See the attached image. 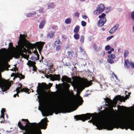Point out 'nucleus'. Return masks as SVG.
I'll return each instance as SVG.
<instances>
[{
    "label": "nucleus",
    "instance_id": "obj_1",
    "mask_svg": "<svg viewBox=\"0 0 134 134\" xmlns=\"http://www.w3.org/2000/svg\"><path fill=\"white\" fill-rule=\"evenodd\" d=\"M26 35L20 34L19 39L17 41V45L15 47L13 46L12 43H9L8 50L4 49H1L0 50H30L34 48V50H42L45 43L39 42H37L34 44H32L29 42L25 38Z\"/></svg>",
    "mask_w": 134,
    "mask_h": 134
},
{
    "label": "nucleus",
    "instance_id": "obj_2",
    "mask_svg": "<svg viewBox=\"0 0 134 134\" xmlns=\"http://www.w3.org/2000/svg\"><path fill=\"white\" fill-rule=\"evenodd\" d=\"M23 122L19 121L18 125L21 130H25L23 134H37L41 132V129H45L47 128V123L45 121L36 123H30L27 119H22Z\"/></svg>",
    "mask_w": 134,
    "mask_h": 134
},
{
    "label": "nucleus",
    "instance_id": "obj_3",
    "mask_svg": "<svg viewBox=\"0 0 134 134\" xmlns=\"http://www.w3.org/2000/svg\"><path fill=\"white\" fill-rule=\"evenodd\" d=\"M5 51L2 55V58L3 61L7 62L12 59L13 57L16 59L20 58H24L28 60L29 55L24 54L23 53L27 54V52L29 54L31 53V51Z\"/></svg>",
    "mask_w": 134,
    "mask_h": 134
},
{
    "label": "nucleus",
    "instance_id": "obj_4",
    "mask_svg": "<svg viewBox=\"0 0 134 134\" xmlns=\"http://www.w3.org/2000/svg\"><path fill=\"white\" fill-rule=\"evenodd\" d=\"M59 104L61 106L58 109H54L50 106H48L46 107L44 111V116H48L49 115H52L54 113L56 114L59 113H65L69 107L72 106L74 105V103H72L69 105H67L65 104L63 101L61 100Z\"/></svg>",
    "mask_w": 134,
    "mask_h": 134
},
{
    "label": "nucleus",
    "instance_id": "obj_5",
    "mask_svg": "<svg viewBox=\"0 0 134 134\" xmlns=\"http://www.w3.org/2000/svg\"><path fill=\"white\" fill-rule=\"evenodd\" d=\"M50 84V86L49 87V86L45 83H42L41 84L38 83V85L37 87V89L36 91L39 95L37 96L38 99L39 98V97H43L45 94L46 93V90L52 86V84L51 83Z\"/></svg>",
    "mask_w": 134,
    "mask_h": 134
},
{
    "label": "nucleus",
    "instance_id": "obj_6",
    "mask_svg": "<svg viewBox=\"0 0 134 134\" xmlns=\"http://www.w3.org/2000/svg\"><path fill=\"white\" fill-rule=\"evenodd\" d=\"M11 85V84L10 81L3 79L1 74H0V88L2 89V91L5 92L9 89Z\"/></svg>",
    "mask_w": 134,
    "mask_h": 134
},
{
    "label": "nucleus",
    "instance_id": "obj_7",
    "mask_svg": "<svg viewBox=\"0 0 134 134\" xmlns=\"http://www.w3.org/2000/svg\"><path fill=\"white\" fill-rule=\"evenodd\" d=\"M104 8L105 7L104 4H99L97 6L96 10L94 11V14L98 15L104 11Z\"/></svg>",
    "mask_w": 134,
    "mask_h": 134
},
{
    "label": "nucleus",
    "instance_id": "obj_8",
    "mask_svg": "<svg viewBox=\"0 0 134 134\" xmlns=\"http://www.w3.org/2000/svg\"><path fill=\"white\" fill-rule=\"evenodd\" d=\"M124 65L127 68H130V67L134 68V63L132 62H129L127 60L125 61Z\"/></svg>",
    "mask_w": 134,
    "mask_h": 134
},
{
    "label": "nucleus",
    "instance_id": "obj_9",
    "mask_svg": "<svg viewBox=\"0 0 134 134\" xmlns=\"http://www.w3.org/2000/svg\"><path fill=\"white\" fill-rule=\"evenodd\" d=\"M34 55H32L31 57V59L32 60L36 61L39 60V55L37 51H34Z\"/></svg>",
    "mask_w": 134,
    "mask_h": 134
},
{
    "label": "nucleus",
    "instance_id": "obj_10",
    "mask_svg": "<svg viewBox=\"0 0 134 134\" xmlns=\"http://www.w3.org/2000/svg\"><path fill=\"white\" fill-rule=\"evenodd\" d=\"M50 79L52 81H54V80L59 81L60 80V75L59 74H51L50 75Z\"/></svg>",
    "mask_w": 134,
    "mask_h": 134
},
{
    "label": "nucleus",
    "instance_id": "obj_11",
    "mask_svg": "<svg viewBox=\"0 0 134 134\" xmlns=\"http://www.w3.org/2000/svg\"><path fill=\"white\" fill-rule=\"evenodd\" d=\"M119 25L118 24H116L111 28L109 31V33L112 34L115 32L118 29Z\"/></svg>",
    "mask_w": 134,
    "mask_h": 134
},
{
    "label": "nucleus",
    "instance_id": "obj_12",
    "mask_svg": "<svg viewBox=\"0 0 134 134\" xmlns=\"http://www.w3.org/2000/svg\"><path fill=\"white\" fill-rule=\"evenodd\" d=\"M106 22V18H104L103 19H100L98 21V26L100 27L102 26Z\"/></svg>",
    "mask_w": 134,
    "mask_h": 134
},
{
    "label": "nucleus",
    "instance_id": "obj_13",
    "mask_svg": "<svg viewBox=\"0 0 134 134\" xmlns=\"http://www.w3.org/2000/svg\"><path fill=\"white\" fill-rule=\"evenodd\" d=\"M61 80L63 82L65 81L66 82L70 83L71 82V80L70 78H68L67 76L64 75L62 76Z\"/></svg>",
    "mask_w": 134,
    "mask_h": 134
},
{
    "label": "nucleus",
    "instance_id": "obj_14",
    "mask_svg": "<svg viewBox=\"0 0 134 134\" xmlns=\"http://www.w3.org/2000/svg\"><path fill=\"white\" fill-rule=\"evenodd\" d=\"M10 66V65H9L8 63H7L6 65L2 64H0V70H4L5 67L7 69V70H8V68Z\"/></svg>",
    "mask_w": 134,
    "mask_h": 134
},
{
    "label": "nucleus",
    "instance_id": "obj_15",
    "mask_svg": "<svg viewBox=\"0 0 134 134\" xmlns=\"http://www.w3.org/2000/svg\"><path fill=\"white\" fill-rule=\"evenodd\" d=\"M15 75L14 76L15 78H19L20 79V80L22 79H24L25 78V76L21 74H20L19 73L17 72L15 73Z\"/></svg>",
    "mask_w": 134,
    "mask_h": 134
},
{
    "label": "nucleus",
    "instance_id": "obj_16",
    "mask_svg": "<svg viewBox=\"0 0 134 134\" xmlns=\"http://www.w3.org/2000/svg\"><path fill=\"white\" fill-rule=\"evenodd\" d=\"M46 21L45 20H42L40 23L39 25V28L40 29H42L44 26V25L46 23Z\"/></svg>",
    "mask_w": 134,
    "mask_h": 134
},
{
    "label": "nucleus",
    "instance_id": "obj_17",
    "mask_svg": "<svg viewBox=\"0 0 134 134\" xmlns=\"http://www.w3.org/2000/svg\"><path fill=\"white\" fill-rule=\"evenodd\" d=\"M68 54L69 57L71 58L74 57V55H75L73 51H68Z\"/></svg>",
    "mask_w": 134,
    "mask_h": 134
},
{
    "label": "nucleus",
    "instance_id": "obj_18",
    "mask_svg": "<svg viewBox=\"0 0 134 134\" xmlns=\"http://www.w3.org/2000/svg\"><path fill=\"white\" fill-rule=\"evenodd\" d=\"M5 108H2V110H1V115L0 116V118H2L3 119V120H4V113L5 112Z\"/></svg>",
    "mask_w": 134,
    "mask_h": 134
},
{
    "label": "nucleus",
    "instance_id": "obj_19",
    "mask_svg": "<svg viewBox=\"0 0 134 134\" xmlns=\"http://www.w3.org/2000/svg\"><path fill=\"white\" fill-rule=\"evenodd\" d=\"M79 98H77L76 99V101L79 103H80V104L81 105L82 104L83 100H82V98L81 97V96H79Z\"/></svg>",
    "mask_w": 134,
    "mask_h": 134
},
{
    "label": "nucleus",
    "instance_id": "obj_20",
    "mask_svg": "<svg viewBox=\"0 0 134 134\" xmlns=\"http://www.w3.org/2000/svg\"><path fill=\"white\" fill-rule=\"evenodd\" d=\"M121 99L122 97L120 95H118L115 97L114 99V100H115V101L116 102L118 100H120L121 101Z\"/></svg>",
    "mask_w": 134,
    "mask_h": 134
},
{
    "label": "nucleus",
    "instance_id": "obj_21",
    "mask_svg": "<svg viewBox=\"0 0 134 134\" xmlns=\"http://www.w3.org/2000/svg\"><path fill=\"white\" fill-rule=\"evenodd\" d=\"M35 63V62L32 61H29L27 63V65L29 66V67L32 66Z\"/></svg>",
    "mask_w": 134,
    "mask_h": 134
},
{
    "label": "nucleus",
    "instance_id": "obj_22",
    "mask_svg": "<svg viewBox=\"0 0 134 134\" xmlns=\"http://www.w3.org/2000/svg\"><path fill=\"white\" fill-rule=\"evenodd\" d=\"M71 19L70 18H68L65 19V23L67 24H69L71 23Z\"/></svg>",
    "mask_w": 134,
    "mask_h": 134
},
{
    "label": "nucleus",
    "instance_id": "obj_23",
    "mask_svg": "<svg viewBox=\"0 0 134 134\" xmlns=\"http://www.w3.org/2000/svg\"><path fill=\"white\" fill-rule=\"evenodd\" d=\"M80 29V26L79 25H77L75 27L74 32L75 33H77Z\"/></svg>",
    "mask_w": 134,
    "mask_h": 134
},
{
    "label": "nucleus",
    "instance_id": "obj_24",
    "mask_svg": "<svg viewBox=\"0 0 134 134\" xmlns=\"http://www.w3.org/2000/svg\"><path fill=\"white\" fill-rule=\"evenodd\" d=\"M36 14V12H33L32 13H28L26 14V16L27 17H29L32 16H33L35 15Z\"/></svg>",
    "mask_w": 134,
    "mask_h": 134
},
{
    "label": "nucleus",
    "instance_id": "obj_25",
    "mask_svg": "<svg viewBox=\"0 0 134 134\" xmlns=\"http://www.w3.org/2000/svg\"><path fill=\"white\" fill-rule=\"evenodd\" d=\"M74 37L76 40H78L80 37V35L78 33H75L74 35Z\"/></svg>",
    "mask_w": 134,
    "mask_h": 134
},
{
    "label": "nucleus",
    "instance_id": "obj_26",
    "mask_svg": "<svg viewBox=\"0 0 134 134\" xmlns=\"http://www.w3.org/2000/svg\"><path fill=\"white\" fill-rule=\"evenodd\" d=\"M54 7V3L53 2L50 3L48 4V8L49 9L53 8Z\"/></svg>",
    "mask_w": 134,
    "mask_h": 134
},
{
    "label": "nucleus",
    "instance_id": "obj_27",
    "mask_svg": "<svg viewBox=\"0 0 134 134\" xmlns=\"http://www.w3.org/2000/svg\"><path fill=\"white\" fill-rule=\"evenodd\" d=\"M20 91H21V92H25L27 93L29 91V90L28 89L26 88H21Z\"/></svg>",
    "mask_w": 134,
    "mask_h": 134
},
{
    "label": "nucleus",
    "instance_id": "obj_28",
    "mask_svg": "<svg viewBox=\"0 0 134 134\" xmlns=\"http://www.w3.org/2000/svg\"><path fill=\"white\" fill-rule=\"evenodd\" d=\"M18 87L17 88L16 91H20L21 88H22V85L21 83H19L18 84Z\"/></svg>",
    "mask_w": 134,
    "mask_h": 134
},
{
    "label": "nucleus",
    "instance_id": "obj_29",
    "mask_svg": "<svg viewBox=\"0 0 134 134\" xmlns=\"http://www.w3.org/2000/svg\"><path fill=\"white\" fill-rule=\"evenodd\" d=\"M106 14L104 13H102L101 15H100L98 17L100 19H103L104 18H106L105 16Z\"/></svg>",
    "mask_w": 134,
    "mask_h": 134
},
{
    "label": "nucleus",
    "instance_id": "obj_30",
    "mask_svg": "<svg viewBox=\"0 0 134 134\" xmlns=\"http://www.w3.org/2000/svg\"><path fill=\"white\" fill-rule=\"evenodd\" d=\"M108 57L109 58L111 59H114L115 57V55L114 54H111L109 55L108 56Z\"/></svg>",
    "mask_w": 134,
    "mask_h": 134
},
{
    "label": "nucleus",
    "instance_id": "obj_31",
    "mask_svg": "<svg viewBox=\"0 0 134 134\" xmlns=\"http://www.w3.org/2000/svg\"><path fill=\"white\" fill-rule=\"evenodd\" d=\"M54 32H52L49 33L48 35V37H49L50 38H51L54 35Z\"/></svg>",
    "mask_w": 134,
    "mask_h": 134
},
{
    "label": "nucleus",
    "instance_id": "obj_32",
    "mask_svg": "<svg viewBox=\"0 0 134 134\" xmlns=\"http://www.w3.org/2000/svg\"><path fill=\"white\" fill-rule=\"evenodd\" d=\"M84 37L83 35L81 36L80 39V41L81 43H83L84 41Z\"/></svg>",
    "mask_w": 134,
    "mask_h": 134
},
{
    "label": "nucleus",
    "instance_id": "obj_33",
    "mask_svg": "<svg viewBox=\"0 0 134 134\" xmlns=\"http://www.w3.org/2000/svg\"><path fill=\"white\" fill-rule=\"evenodd\" d=\"M52 29L54 30H57L58 29V26L56 25H52L51 26Z\"/></svg>",
    "mask_w": 134,
    "mask_h": 134
},
{
    "label": "nucleus",
    "instance_id": "obj_34",
    "mask_svg": "<svg viewBox=\"0 0 134 134\" xmlns=\"http://www.w3.org/2000/svg\"><path fill=\"white\" fill-rule=\"evenodd\" d=\"M129 54V51H125L124 53V57L125 58Z\"/></svg>",
    "mask_w": 134,
    "mask_h": 134
},
{
    "label": "nucleus",
    "instance_id": "obj_35",
    "mask_svg": "<svg viewBox=\"0 0 134 134\" xmlns=\"http://www.w3.org/2000/svg\"><path fill=\"white\" fill-rule=\"evenodd\" d=\"M107 61L108 63H110V64H113L114 62L113 60L110 58H109V59Z\"/></svg>",
    "mask_w": 134,
    "mask_h": 134
},
{
    "label": "nucleus",
    "instance_id": "obj_36",
    "mask_svg": "<svg viewBox=\"0 0 134 134\" xmlns=\"http://www.w3.org/2000/svg\"><path fill=\"white\" fill-rule=\"evenodd\" d=\"M61 43V42L59 40H58L56 41L55 42L54 44L55 46H56L57 44H60Z\"/></svg>",
    "mask_w": 134,
    "mask_h": 134
},
{
    "label": "nucleus",
    "instance_id": "obj_37",
    "mask_svg": "<svg viewBox=\"0 0 134 134\" xmlns=\"http://www.w3.org/2000/svg\"><path fill=\"white\" fill-rule=\"evenodd\" d=\"M131 18L132 19L134 20V11L131 13Z\"/></svg>",
    "mask_w": 134,
    "mask_h": 134
},
{
    "label": "nucleus",
    "instance_id": "obj_38",
    "mask_svg": "<svg viewBox=\"0 0 134 134\" xmlns=\"http://www.w3.org/2000/svg\"><path fill=\"white\" fill-rule=\"evenodd\" d=\"M129 94V95H126L125 97H124V99L125 100H127V99H129V96H130V94H131V92H129L128 93Z\"/></svg>",
    "mask_w": 134,
    "mask_h": 134
},
{
    "label": "nucleus",
    "instance_id": "obj_39",
    "mask_svg": "<svg viewBox=\"0 0 134 134\" xmlns=\"http://www.w3.org/2000/svg\"><path fill=\"white\" fill-rule=\"evenodd\" d=\"M81 25L83 26H86V23L84 21H82L81 22Z\"/></svg>",
    "mask_w": 134,
    "mask_h": 134
},
{
    "label": "nucleus",
    "instance_id": "obj_40",
    "mask_svg": "<svg viewBox=\"0 0 134 134\" xmlns=\"http://www.w3.org/2000/svg\"><path fill=\"white\" fill-rule=\"evenodd\" d=\"M111 47L109 45H107L105 47V49L106 50H109L111 49Z\"/></svg>",
    "mask_w": 134,
    "mask_h": 134
},
{
    "label": "nucleus",
    "instance_id": "obj_41",
    "mask_svg": "<svg viewBox=\"0 0 134 134\" xmlns=\"http://www.w3.org/2000/svg\"><path fill=\"white\" fill-rule=\"evenodd\" d=\"M112 102V101L109 98H108L107 100V103H111Z\"/></svg>",
    "mask_w": 134,
    "mask_h": 134
},
{
    "label": "nucleus",
    "instance_id": "obj_42",
    "mask_svg": "<svg viewBox=\"0 0 134 134\" xmlns=\"http://www.w3.org/2000/svg\"><path fill=\"white\" fill-rule=\"evenodd\" d=\"M74 15L75 16L77 17H79V12H76L74 13Z\"/></svg>",
    "mask_w": 134,
    "mask_h": 134
},
{
    "label": "nucleus",
    "instance_id": "obj_43",
    "mask_svg": "<svg viewBox=\"0 0 134 134\" xmlns=\"http://www.w3.org/2000/svg\"><path fill=\"white\" fill-rule=\"evenodd\" d=\"M32 66L33 68V70L34 71H36L37 69L36 67L34 65Z\"/></svg>",
    "mask_w": 134,
    "mask_h": 134
},
{
    "label": "nucleus",
    "instance_id": "obj_44",
    "mask_svg": "<svg viewBox=\"0 0 134 134\" xmlns=\"http://www.w3.org/2000/svg\"><path fill=\"white\" fill-rule=\"evenodd\" d=\"M113 36H111L108 37L107 38V41H108L110 40L112 38L114 37Z\"/></svg>",
    "mask_w": 134,
    "mask_h": 134
},
{
    "label": "nucleus",
    "instance_id": "obj_45",
    "mask_svg": "<svg viewBox=\"0 0 134 134\" xmlns=\"http://www.w3.org/2000/svg\"><path fill=\"white\" fill-rule=\"evenodd\" d=\"M117 107L118 108H119V107H121L122 108V109H127V108H127V107H124V106H122L121 107L120 105H118Z\"/></svg>",
    "mask_w": 134,
    "mask_h": 134
},
{
    "label": "nucleus",
    "instance_id": "obj_46",
    "mask_svg": "<svg viewBox=\"0 0 134 134\" xmlns=\"http://www.w3.org/2000/svg\"><path fill=\"white\" fill-rule=\"evenodd\" d=\"M60 45H57L56 48V50H58L60 49Z\"/></svg>",
    "mask_w": 134,
    "mask_h": 134
},
{
    "label": "nucleus",
    "instance_id": "obj_47",
    "mask_svg": "<svg viewBox=\"0 0 134 134\" xmlns=\"http://www.w3.org/2000/svg\"><path fill=\"white\" fill-rule=\"evenodd\" d=\"M112 75H114L116 80L118 79V77L113 72L112 73Z\"/></svg>",
    "mask_w": 134,
    "mask_h": 134
},
{
    "label": "nucleus",
    "instance_id": "obj_48",
    "mask_svg": "<svg viewBox=\"0 0 134 134\" xmlns=\"http://www.w3.org/2000/svg\"><path fill=\"white\" fill-rule=\"evenodd\" d=\"M43 8L40 9L39 10V11L40 13H42L43 12Z\"/></svg>",
    "mask_w": 134,
    "mask_h": 134
},
{
    "label": "nucleus",
    "instance_id": "obj_49",
    "mask_svg": "<svg viewBox=\"0 0 134 134\" xmlns=\"http://www.w3.org/2000/svg\"><path fill=\"white\" fill-rule=\"evenodd\" d=\"M93 48L95 50L97 49V46L95 44H94L93 45Z\"/></svg>",
    "mask_w": 134,
    "mask_h": 134
},
{
    "label": "nucleus",
    "instance_id": "obj_50",
    "mask_svg": "<svg viewBox=\"0 0 134 134\" xmlns=\"http://www.w3.org/2000/svg\"><path fill=\"white\" fill-rule=\"evenodd\" d=\"M15 73H13L11 75V77L14 76L15 75Z\"/></svg>",
    "mask_w": 134,
    "mask_h": 134
},
{
    "label": "nucleus",
    "instance_id": "obj_51",
    "mask_svg": "<svg viewBox=\"0 0 134 134\" xmlns=\"http://www.w3.org/2000/svg\"><path fill=\"white\" fill-rule=\"evenodd\" d=\"M87 16L86 15H84L82 16V17L83 18L86 19L87 18Z\"/></svg>",
    "mask_w": 134,
    "mask_h": 134
},
{
    "label": "nucleus",
    "instance_id": "obj_52",
    "mask_svg": "<svg viewBox=\"0 0 134 134\" xmlns=\"http://www.w3.org/2000/svg\"><path fill=\"white\" fill-rule=\"evenodd\" d=\"M17 96L19 97V95L18 94H17L16 93V94H14V96H13V97H16V96Z\"/></svg>",
    "mask_w": 134,
    "mask_h": 134
},
{
    "label": "nucleus",
    "instance_id": "obj_53",
    "mask_svg": "<svg viewBox=\"0 0 134 134\" xmlns=\"http://www.w3.org/2000/svg\"><path fill=\"white\" fill-rule=\"evenodd\" d=\"M70 85L69 84L67 83L66 84V86L68 88H69L70 87Z\"/></svg>",
    "mask_w": 134,
    "mask_h": 134
},
{
    "label": "nucleus",
    "instance_id": "obj_54",
    "mask_svg": "<svg viewBox=\"0 0 134 134\" xmlns=\"http://www.w3.org/2000/svg\"><path fill=\"white\" fill-rule=\"evenodd\" d=\"M16 91L17 93L16 94H18L19 93H20V92H21V91Z\"/></svg>",
    "mask_w": 134,
    "mask_h": 134
},
{
    "label": "nucleus",
    "instance_id": "obj_55",
    "mask_svg": "<svg viewBox=\"0 0 134 134\" xmlns=\"http://www.w3.org/2000/svg\"><path fill=\"white\" fill-rule=\"evenodd\" d=\"M90 83L89 82L87 83H86V87H88L90 86Z\"/></svg>",
    "mask_w": 134,
    "mask_h": 134
},
{
    "label": "nucleus",
    "instance_id": "obj_56",
    "mask_svg": "<svg viewBox=\"0 0 134 134\" xmlns=\"http://www.w3.org/2000/svg\"><path fill=\"white\" fill-rule=\"evenodd\" d=\"M112 51H108V53L109 54H110L111 53Z\"/></svg>",
    "mask_w": 134,
    "mask_h": 134
},
{
    "label": "nucleus",
    "instance_id": "obj_57",
    "mask_svg": "<svg viewBox=\"0 0 134 134\" xmlns=\"http://www.w3.org/2000/svg\"><path fill=\"white\" fill-rule=\"evenodd\" d=\"M69 45H68L67 46H66V49H67L68 48H69Z\"/></svg>",
    "mask_w": 134,
    "mask_h": 134
},
{
    "label": "nucleus",
    "instance_id": "obj_58",
    "mask_svg": "<svg viewBox=\"0 0 134 134\" xmlns=\"http://www.w3.org/2000/svg\"><path fill=\"white\" fill-rule=\"evenodd\" d=\"M132 29L133 31L134 32V25H133V26H132Z\"/></svg>",
    "mask_w": 134,
    "mask_h": 134
},
{
    "label": "nucleus",
    "instance_id": "obj_59",
    "mask_svg": "<svg viewBox=\"0 0 134 134\" xmlns=\"http://www.w3.org/2000/svg\"><path fill=\"white\" fill-rule=\"evenodd\" d=\"M5 122V121H3V120H2L0 122V123H4Z\"/></svg>",
    "mask_w": 134,
    "mask_h": 134
},
{
    "label": "nucleus",
    "instance_id": "obj_60",
    "mask_svg": "<svg viewBox=\"0 0 134 134\" xmlns=\"http://www.w3.org/2000/svg\"><path fill=\"white\" fill-rule=\"evenodd\" d=\"M110 50H114V49L113 48H112L111 47V49H110Z\"/></svg>",
    "mask_w": 134,
    "mask_h": 134
},
{
    "label": "nucleus",
    "instance_id": "obj_61",
    "mask_svg": "<svg viewBox=\"0 0 134 134\" xmlns=\"http://www.w3.org/2000/svg\"><path fill=\"white\" fill-rule=\"evenodd\" d=\"M116 105H113V106H112V107H116Z\"/></svg>",
    "mask_w": 134,
    "mask_h": 134
},
{
    "label": "nucleus",
    "instance_id": "obj_62",
    "mask_svg": "<svg viewBox=\"0 0 134 134\" xmlns=\"http://www.w3.org/2000/svg\"><path fill=\"white\" fill-rule=\"evenodd\" d=\"M14 68L15 69V70H18V68Z\"/></svg>",
    "mask_w": 134,
    "mask_h": 134
},
{
    "label": "nucleus",
    "instance_id": "obj_63",
    "mask_svg": "<svg viewBox=\"0 0 134 134\" xmlns=\"http://www.w3.org/2000/svg\"><path fill=\"white\" fill-rule=\"evenodd\" d=\"M102 30L104 31L105 30V29L104 28H102Z\"/></svg>",
    "mask_w": 134,
    "mask_h": 134
},
{
    "label": "nucleus",
    "instance_id": "obj_64",
    "mask_svg": "<svg viewBox=\"0 0 134 134\" xmlns=\"http://www.w3.org/2000/svg\"><path fill=\"white\" fill-rule=\"evenodd\" d=\"M79 49L80 50H82V48L80 47L79 48Z\"/></svg>",
    "mask_w": 134,
    "mask_h": 134
}]
</instances>
